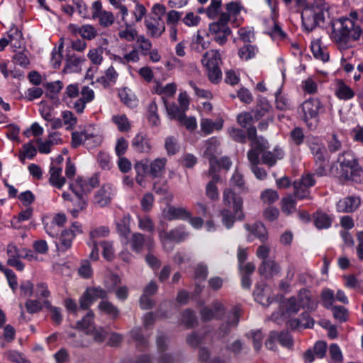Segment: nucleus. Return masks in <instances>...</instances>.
Wrapping results in <instances>:
<instances>
[{"label":"nucleus","mask_w":363,"mask_h":363,"mask_svg":"<svg viewBox=\"0 0 363 363\" xmlns=\"http://www.w3.org/2000/svg\"><path fill=\"white\" fill-rule=\"evenodd\" d=\"M311 51L313 56L323 62H327L329 60V54L325 48L320 46L319 42H315L311 44Z\"/></svg>","instance_id":"nucleus-46"},{"label":"nucleus","mask_w":363,"mask_h":363,"mask_svg":"<svg viewBox=\"0 0 363 363\" xmlns=\"http://www.w3.org/2000/svg\"><path fill=\"white\" fill-rule=\"evenodd\" d=\"M296 202L291 196H289L281 200V211L286 215L292 213L296 209Z\"/></svg>","instance_id":"nucleus-53"},{"label":"nucleus","mask_w":363,"mask_h":363,"mask_svg":"<svg viewBox=\"0 0 363 363\" xmlns=\"http://www.w3.org/2000/svg\"><path fill=\"white\" fill-rule=\"evenodd\" d=\"M4 356L10 362L16 363H28L22 354L16 350H8L4 352Z\"/></svg>","instance_id":"nucleus-60"},{"label":"nucleus","mask_w":363,"mask_h":363,"mask_svg":"<svg viewBox=\"0 0 363 363\" xmlns=\"http://www.w3.org/2000/svg\"><path fill=\"white\" fill-rule=\"evenodd\" d=\"M301 307L295 296L283 301L279 306V310L272 314V320L278 324L288 317L296 314Z\"/></svg>","instance_id":"nucleus-6"},{"label":"nucleus","mask_w":363,"mask_h":363,"mask_svg":"<svg viewBox=\"0 0 363 363\" xmlns=\"http://www.w3.org/2000/svg\"><path fill=\"white\" fill-rule=\"evenodd\" d=\"M260 155L262 163L272 167L276 164L277 160L282 159L284 152L281 149L274 148L273 151L265 150Z\"/></svg>","instance_id":"nucleus-22"},{"label":"nucleus","mask_w":363,"mask_h":363,"mask_svg":"<svg viewBox=\"0 0 363 363\" xmlns=\"http://www.w3.org/2000/svg\"><path fill=\"white\" fill-rule=\"evenodd\" d=\"M62 167H50V184L58 189H61L66 182V179L62 176Z\"/></svg>","instance_id":"nucleus-25"},{"label":"nucleus","mask_w":363,"mask_h":363,"mask_svg":"<svg viewBox=\"0 0 363 363\" xmlns=\"http://www.w3.org/2000/svg\"><path fill=\"white\" fill-rule=\"evenodd\" d=\"M257 52L258 48L256 45L247 43L239 49L238 54L241 60L248 61L255 58Z\"/></svg>","instance_id":"nucleus-35"},{"label":"nucleus","mask_w":363,"mask_h":363,"mask_svg":"<svg viewBox=\"0 0 363 363\" xmlns=\"http://www.w3.org/2000/svg\"><path fill=\"white\" fill-rule=\"evenodd\" d=\"M247 159L250 164V169L257 179L259 180H264L267 178V173L266 170L258 166L260 162L259 157H257L252 152L247 154Z\"/></svg>","instance_id":"nucleus-26"},{"label":"nucleus","mask_w":363,"mask_h":363,"mask_svg":"<svg viewBox=\"0 0 363 363\" xmlns=\"http://www.w3.org/2000/svg\"><path fill=\"white\" fill-rule=\"evenodd\" d=\"M99 245L103 248L102 255L104 258L108 261L113 260L115 257L113 242L112 241L104 240L101 241Z\"/></svg>","instance_id":"nucleus-52"},{"label":"nucleus","mask_w":363,"mask_h":363,"mask_svg":"<svg viewBox=\"0 0 363 363\" xmlns=\"http://www.w3.org/2000/svg\"><path fill=\"white\" fill-rule=\"evenodd\" d=\"M328 149L330 153H335L342 148V142L338 139L336 134H333L327 141Z\"/></svg>","instance_id":"nucleus-64"},{"label":"nucleus","mask_w":363,"mask_h":363,"mask_svg":"<svg viewBox=\"0 0 363 363\" xmlns=\"http://www.w3.org/2000/svg\"><path fill=\"white\" fill-rule=\"evenodd\" d=\"M218 146V141L215 138L208 139L205 143L203 156L207 159L216 158V154Z\"/></svg>","instance_id":"nucleus-43"},{"label":"nucleus","mask_w":363,"mask_h":363,"mask_svg":"<svg viewBox=\"0 0 363 363\" xmlns=\"http://www.w3.org/2000/svg\"><path fill=\"white\" fill-rule=\"evenodd\" d=\"M128 243L130 245L131 250L136 253H140L144 246L149 250L155 247V241L151 236L145 238L140 233H133L128 238Z\"/></svg>","instance_id":"nucleus-10"},{"label":"nucleus","mask_w":363,"mask_h":363,"mask_svg":"<svg viewBox=\"0 0 363 363\" xmlns=\"http://www.w3.org/2000/svg\"><path fill=\"white\" fill-rule=\"evenodd\" d=\"M110 234V229L107 226H98L91 228L89 231V240L88 242L91 244L98 243L97 240L106 238Z\"/></svg>","instance_id":"nucleus-31"},{"label":"nucleus","mask_w":363,"mask_h":363,"mask_svg":"<svg viewBox=\"0 0 363 363\" xmlns=\"http://www.w3.org/2000/svg\"><path fill=\"white\" fill-rule=\"evenodd\" d=\"M163 217L167 220H187L190 217V212L185 208L168 206L163 210Z\"/></svg>","instance_id":"nucleus-15"},{"label":"nucleus","mask_w":363,"mask_h":363,"mask_svg":"<svg viewBox=\"0 0 363 363\" xmlns=\"http://www.w3.org/2000/svg\"><path fill=\"white\" fill-rule=\"evenodd\" d=\"M96 18L99 19V24L103 27H109L114 23L113 14L107 11H104L97 15Z\"/></svg>","instance_id":"nucleus-54"},{"label":"nucleus","mask_w":363,"mask_h":363,"mask_svg":"<svg viewBox=\"0 0 363 363\" xmlns=\"http://www.w3.org/2000/svg\"><path fill=\"white\" fill-rule=\"evenodd\" d=\"M294 196L299 200L312 199L310 189L296 180L293 183Z\"/></svg>","instance_id":"nucleus-39"},{"label":"nucleus","mask_w":363,"mask_h":363,"mask_svg":"<svg viewBox=\"0 0 363 363\" xmlns=\"http://www.w3.org/2000/svg\"><path fill=\"white\" fill-rule=\"evenodd\" d=\"M85 58L75 54H67L63 71L67 73L78 72L81 70L82 64Z\"/></svg>","instance_id":"nucleus-20"},{"label":"nucleus","mask_w":363,"mask_h":363,"mask_svg":"<svg viewBox=\"0 0 363 363\" xmlns=\"http://www.w3.org/2000/svg\"><path fill=\"white\" fill-rule=\"evenodd\" d=\"M98 309L100 312L106 315H108L113 320L118 318L119 316V309L109 301H101L98 305Z\"/></svg>","instance_id":"nucleus-29"},{"label":"nucleus","mask_w":363,"mask_h":363,"mask_svg":"<svg viewBox=\"0 0 363 363\" xmlns=\"http://www.w3.org/2000/svg\"><path fill=\"white\" fill-rule=\"evenodd\" d=\"M162 233L166 239L177 242L184 240L189 235V234L184 230L183 228H177L169 232L162 231Z\"/></svg>","instance_id":"nucleus-38"},{"label":"nucleus","mask_w":363,"mask_h":363,"mask_svg":"<svg viewBox=\"0 0 363 363\" xmlns=\"http://www.w3.org/2000/svg\"><path fill=\"white\" fill-rule=\"evenodd\" d=\"M96 325L94 324V313L89 310L85 316L76 323V328L83 330L87 334V330H91Z\"/></svg>","instance_id":"nucleus-30"},{"label":"nucleus","mask_w":363,"mask_h":363,"mask_svg":"<svg viewBox=\"0 0 363 363\" xmlns=\"http://www.w3.org/2000/svg\"><path fill=\"white\" fill-rule=\"evenodd\" d=\"M265 284H257L254 291V296L256 301L261 303L262 306H269L273 301L269 296L264 293Z\"/></svg>","instance_id":"nucleus-33"},{"label":"nucleus","mask_w":363,"mask_h":363,"mask_svg":"<svg viewBox=\"0 0 363 363\" xmlns=\"http://www.w3.org/2000/svg\"><path fill=\"white\" fill-rule=\"evenodd\" d=\"M134 169L136 172V182L140 186H143L145 184V177L148 175L146 172L147 165L145 163L139 162L138 161L134 164Z\"/></svg>","instance_id":"nucleus-49"},{"label":"nucleus","mask_w":363,"mask_h":363,"mask_svg":"<svg viewBox=\"0 0 363 363\" xmlns=\"http://www.w3.org/2000/svg\"><path fill=\"white\" fill-rule=\"evenodd\" d=\"M280 272V265L275 260L271 259L262 261L258 268L259 274L266 279H272L278 275Z\"/></svg>","instance_id":"nucleus-16"},{"label":"nucleus","mask_w":363,"mask_h":363,"mask_svg":"<svg viewBox=\"0 0 363 363\" xmlns=\"http://www.w3.org/2000/svg\"><path fill=\"white\" fill-rule=\"evenodd\" d=\"M145 26L148 34L152 38H159L165 30V26L163 22L157 20L155 18L149 17L145 21Z\"/></svg>","instance_id":"nucleus-18"},{"label":"nucleus","mask_w":363,"mask_h":363,"mask_svg":"<svg viewBox=\"0 0 363 363\" xmlns=\"http://www.w3.org/2000/svg\"><path fill=\"white\" fill-rule=\"evenodd\" d=\"M332 33L330 38L337 48L342 52L347 51L354 46V42L359 40L363 31L355 26L354 21L349 18H340L330 23Z\"/></svg>","instance_id":"nucleus-1"},{"label":"nucleus","mask_w":363,"mask_h":363,"mask_svg":"<svg viewBox=\"0 0 363 363\" xmlns=\"http://www.w3.org/2000/svg\"><path fill=\"white\" fill-rule=\"evenodd\" d=\"M114 193L115 190L112 185L105 184L96 191L94 196V203L100 207H104L111 203Z\"/></svg>","instance_id":"nucleus-14"},{"label":"nucleus","mask_w":363,"mask_h":363,"mask_svg":"<svg viewBox=\"0 0 363 363\" xmlns=\"http://www.w3.org/2000/svg\"><path fill=\"white\" fill-rule=\"evenodd\" d=\"M222 5V0H211L210 5L206 9L205 12L210 19H215L220 15V9Z\"/></svg>","instance_id":"nucleus-48"},{"label":"nucleus","mask_w":363,"mask_h":363,"mask_svg":"<svg viewBox=\"0 0 363 363\" xmlns=\"http://www.w3.org/2000/svg\"><path fill=\"white\" fill-rule=\"evenodd\" d=\"M306 144L313 157L325 156L327 150L320 138L314 135H308L306 137Z\"/></svg>","instance_id":"nucleus-13"},{"label":"nucleus","mask_w":363,"mask_h":363,"mask_svg":"<svg viewBox=\"0 0 363 363\" xmlns=\"http://www.w3.org/2000/svg\"><path fill=\"white\" fill-rule=\"evenodd\" d=\"M229 137L234 141L244 144L246 143L247 135L245 130L235 127H230L227 130Z\"/></svg>","instance_id":"nucleus-45"},{"label":"nucleus","mask_w":363,"mask_h":363,"mask_svg":"<svg viewBox=\"0 0 363 363\" xmlns=\"http://www.w3.org/2000/svg\"><path fill=\"white\" fill-rule=\"evenodd\" d=\"M314 224L318 229H326L331 226L332 218L325 213L317 212L314 218Z\"/></svg>","instance_id":"nucleus-42"},{"label":"nucleus","mask_w":363,"mask_h":363,"mask_svg":"<svg viewBox=\"0 0 363 363\" xmlns=\"http://www.w3.org/2000/svg\"><path fill=\"white\" fill-rule=\"evenodd\" d=\"M210 41L205 40L204 38L201 35V31L198 30L196 35H194L190 43V49L191 51L197 53H201L204 50L208 48Z\"/></svg>","instance_id":"nucleus-28"},{"label":"nucleus","mask_w":363,"mask_h":363,"mask_svg":"<svg viewBox=\"0 0 363 363\" xmlns=\"http://www.w3.org/2000/svg\"><path fill=\"white\" fill-rule=\"evenodd\" d=\"M97 161L100 167L104 170H110L112 167L110 156L106 152H100L97 156Z\"/></svg>","instance_id":"nucleus-62"},{"label":"nucleus","mask_w":363,"mask_h":363,"mask_svg":"<svg viewBox=\"0 0 363 363\" xmlns=\"http://www.w3.org/2000/svg\"><path fill=\"white\" fill-rule=\"evenodd\" d=\"M320 101L316 98H311L301 105L303 120L311 130H315L318 123V113L323 108Z\"/></svg>","instance_id":"nucleus-5"},{"label":"nucleus","mask_w":363,"mask_h":363,"mask_svg":"<svg viewBox=\"0 0 363 363\" xmlns=\"http://www.w3.org/2000/svg\"><path fill=\"white\" fill-rule=\"evenodd\" d=\"M330 6L326 3L318 4L314 1L304 7L301 13L302 26L305 31L310 33L325 23L330 17Z\"/></svg>","instance_id":"nucleus-2"},{"label":"nucleus","mask_w":363,"mask_h":363,"mask_svg":"<svg viewBox=\"0 0 363 363\" xmlns=\"http://www.w3.org/2000/svg\"><path fill=\"white\" fill-rule=\"evenodd\" d=\"M90 138H94V145H99L101 142L100 135L90 133L89 130H84L81 132L74 131L72 133V146L77 147L82 144H85L86 145H91L89 143Z\"/></svg>","instance_id":"nucleus-11"},{"label":"nucleus","mask_w":363,"mask_h":363,"mask_svg":"<svg viewBox=\"0 0 363 363\" xmlns=\"http://www.w3.org/2000/svg\"><path fill=\"white\" fill-rule=\"evenodd\" d=\"M315 174L318 177L327 175V167L328 161L326 156L313 157Z\"/></svg>","instance_id":"nucleus-41"},{"label":"nucleus","mask_w":363,"mask_h":363,"mask_svg":"<svg viewBox=\"0 0 363 363\" xmlns=\"http://www.w3.org/2000/svg\"><path fill=\"white\" fill-rule=\"evenodd\" d=\"M89 186L86 179L81 177L77 178L69 184V188L74 194L77 201H79L81 208H85L86 206V195L89 193Z\"/></svg>","instance_id":"nucleus-9"},{"label":"nucleus","mask_w":363,"mask_h":363,"mask_svg":"<svg viewBox=\"0 0 363 363\" xmlns=\"http://www.w3.org/2000/svg\"><path fill=\"white\" fill-rule=\"evenodd\" d=\"M251 148L248 150L247 154L252 152L257 157H259L260 153L269 148L268 142L263 137H257L251 142Z\"/></svg>","instance_id":"nucleus-36"},{"label":"nucleus","mask_w":363,"mask_h":363,"mask_svg":"<svg viewBox=\"0 0 363 363\" xmlns=\"http://www.w3.org/2000/svg\"><path fill=\"white\" fill-rule=\"evenodd\" d=\"M335 95L338 99L347 101L354 96V91L342 81H340L337 83Z\"/></svg>","instance_id":"nucleus-34"},{"label":"nucleus","mask_w":363,"mask_h":363,"mask_svg":"<svg viewBox=\"0 0 363 363\" xmlns=\"http://www.w3.org/2000/svg\"><path fill=\"white\" fill-rule=\"evenodd\" d=\"M223 203L225 206L232 208L238 218L241 220L244 217L242 211L243 201L234 191L226 188L223 192Z\"/></svg>","instance_id":"nucleus-7"},{"label":"nucleus","mask_w":363,"mask_h":363,"mask_svg":"<svg viewBox=\"0 0 363 363\" xmlns=\"http://www.w3.org/2000/svg\"><path fill=\"white\" fill-rule=\"evenodd\" d=\"M219 180L220 176L214 175L213 178H212L206 186V194L211 200L216 201L219 198V193L216 186Z\"/></svg>","instance_id":"nucleus-40"},{"label":"nucleus","mask_w":363,"mask_h":363,"mask_svg":"<svg viewBox=\"0 0 363 363\" xmlns=\"http://www.w3.org/2000/svg\"><path fill=\"white\" fill-rule=\"evenodd\" d=\"M225 313V307L222 303L215 301L211 307H203L200 312L203 321L208 322L213 319H220Z\"/></svg>","instance_id":"nucleus-12"},{"label":"nucleus","mask_w":363,"mask_h":363,"mask_svg":"<svg viewBox=\"0 0 363 363\" xmlns=\"http://www.w3.org/2000/svg\"><path fill=\"white\" fill-rule=\"evenodd\" d=\"M118 36L127 41H133L138 37V32L135 29L131 28L128 24H126V28L124 30H120Z\"/></svg>","instance_id":"nucleus-57"},{"label":"nucleus","mask_w":363,"mask_h":363,"mask_svg":"<svg viewBox=\"0 0 363 363\" xmlns=\"http://www.w3.org/2000/svg\"><path fill=\"white\" fill-rule=\"evenodd\" d=\"M131 145L135 151L140 153H148L152 150L150 139L143 133H138L133 138Z\"/></svg>","instance_id":"nucleus-17"},{"label":"nucleus","mask_w":363,"mask_h":363,"mask_svg":"<svg viewBox=\"0 0 363 363\" xmlns=\"http://www.w3.org/2000/svg\"><path fill=\"white\" fill-rule=\"evenodd\" d=\"M245 228L255 235L260 242L264 243L268 240L267 228L261 222H256L252 225L245 224Z\"/></svg>","instance_id":"nucleus-23"},{"label":"nucleus","mask_w":363,"mask_h":363,"mask_svg":"<svg viewBox=\"0 0 363 363\" xmlns=\"http://www.w3.org/2000/svg\"><path fill=\"white\" fill-rule=\"evenodd\" d=\"M74 234L66 229L62 230L60 234V243L57 245L58 250L65 252L69 249L74 240Z\"/></svg>","instance_id":"nucleus-37"},{"label":"nucleus","mask_w":363,"mask_h":363,"mask_svg":"<svg viewBox=\"0 0 363 363\" xmlns=\"http://www.w3.org/2000/svg\"><path fill=\"white\" fill-rule=\"evenodd\" d=\"M130 217L129 215L124 216L117 223V232L121 237L123 245L128 244V236L130 233Z\"/></svg>","instance_id":"nucleus-24"},{"label":"nucleus","mask_w":363,"mask_h":363,"mask_svg":"<svg viewBox=\"0 0 363 363\" xmlns=\"http://www.w3.org/2000/svg\"><path fill=\"white\" fill-rule=\"evenodd\" d=\"M301 308H307L310 311H315L318 307V301L313 300L308 290L301 289L297 297H296Z\"/></svg>","instance_id":"nucleus-21"},{"label":"nucleus","mask_w":363,"mask_h":363,"mask_svg":"<svg viewBox=\"0 0 363 363\" xmlns=\"http://www.w3.org/2000/svg\"><path fill=\"white\" fill-rule=\"evenodd\" d=\"M113 122L117 125L121 132L128 131L130 128V125L125 115H116L112 117Z\"/></svg>","instance_id":"nucleus-51"},{"label":"nucleus","mask_w":363,"mask_h":363,"mask_svg":"<svg viewBox=\"0 0 363 363\" xmlns=\"http://www.w3.org/2000/svg\"><path fill=\"white\" fill-rule=\"evenodd\" d=\"M329 353L333 362L342 363L343 361V356L340 347L337 344H332L329 347Z\"/></svg>","instance_id":"nucleus-63"},{"label":"nucleus","mask_w":363,"mask_h":363,"mask_svg":"<svg viewBox=\"0 0 363 363\" xmlns=\"http://www.w3.org/2000/svg\"><path fill=\"white\" fill-rule=\"evenodd\" d=\"M333 317L340 323L345 322L348 317V311L342 306H336L331 308Z\"/></svg>","instance_id":"nucleus-55"},{"label":"nucleus","mask_w":363,"mask_h":363,"mask_svg":"<svg viewBox=\"0 0 363 363\" xmlns=\"http://www.w3.org/2000/svg\"><path fill=\"white\" fill-rule=\"evenodd\" d=\"M103 48L99 47L90 50L88 53V57L94 65H100L103 61Z\"/></svg>","instance_id":"nucleus-61"},{"label":"nucleus","mask_w":363,"mask_h":363,"mask_svg":"<svg viewBox=\"0 0 363 363\" xmlns=\"http://www.w3.org/2000/svg\"><path fill=\"white\" fill-rule=\"evenodd\" d=\"M230 182L232 186L238 187L241 191L246 189L243 175L238 170V169H235L230 178Z\"/></svg>","instance_id":"nucleus-56"},{"label":"nucleus","mask_w":363,"mask_h":363,"mask_svg":"<svg viewBox=\"0 0 363 363\" xmlns=\"http://www.w3.org/2000/svg\"><path fill=\"white\" fill-rule=\"evenodd\" d=\"M275 105L280 111L291 110L294 106L291 99L286 95L282 94L280 89L275 93Z\"/></svg>","instance_id":"nucleus-32"},{"label":"nucleus","mask_w":363,"mask_h":363,"mask_svg":"<svg viewBox=\"0 0 363 363\" xmlns=\"http://www.w3.org/2000/svg\"><path fill=\"white\" fill-rule=\"evenodd\" d=\"M320 299L323 306L327 309H331L335 302V293L334 291L328 288H325L322 290L320 294Z\"/></svg>","instance_id":"nucleus-44"},{"label":"nucleus","mask_w":363,"mask_h":363,"mask_svg":"<svg viewBox=\"0 0 363 363\" xmlns=\"http://www.w3.org/2000/svg\"><path fill=\"white\" fill-rule=\"evenodd\" d=\"M337 163L340 169L336 167L335 176L342 179L359 182L363 176V171L354 154L350 151L343 152L339 155Z\"/></svg>","instance_id":"nucleus-3"},{"label":"nucleus","mask_w":363,"mask_h":363,"mask_svg":"<svg viewBox=\"0 0 363 363\" xmlns=\"http://www.w3.org/2000/svg\"><path fill=\"white\" fill-rule=\"evenodd\" d=\"M360 204V199L355 196H348L340 199L336 204L338 212L350 213L354 211Z\"/></svg>","instance_id":"nucleus-19"},{"label":"nucleus","mask_w":363,"mask_h":363,"mask_svg":"<svg viewBox=\"0 0 363 363\" xmlns=\"http://www.w3.org/2000/svg\"><path fill=\"white\" fill-rule=\"evenodd\" d=\"M201 63L206 67H218L221 63L220 55L217 50H211L203 55Z\"/></svg>","instance_id":"nucleus-27"},{"label":"nucleus","mask_w":363,"mask_h":363,"mask_svg":"<svg viewBox=\"0 0 363 363\" xmlns=\"http://www.w3.org/2000/svg\"><path fill=\"white\" fill-rule=\"evenodd\" d=\"M167 112L172 119H182L185 111L175 104H168L164 101Z\"/></svg>","instance_id":"nucleus-50"},{"label":"nucleus","mask_w":363,"mask_h":363,"mask_svg":"<svg viewBox=\"0 0 363 363\" xmlns=\"http://www.w3.org/2000/svg\"><path fill=\"white\" fill-rule=\"evenodd\" d=\"M270 105L264 98L258 101L255 110V118L257 121L264 116L269 110Z\"/></svg>","instance_id":"nucleus-47"},{"label":"nucleus","mask_w":363,"mask_h":363,"mask_svg":"<svg viewBox=\"0 0 363 363\" xmlns=\"http://www.w3.org/2000/svg\"><path fill=\"white\" fill-rule=\"evenodd\" d=\"M81 37L86 40H92L97 35L96 29L91 25L86 24L81 26Z\"/></svg>","instance_id":"nucleus-59"},{"label":"nucleus","mask_w":363,"mask_h":363,"mask_svg":"<svg viewBox=\"0 0 363 363\" xmlns=\"http://www.w3.org/2000/svg\"><path fill=\"white\" fill-rule=\"evenodd\" d=\"M138 162L146 164V172L152 179L161 178L165 173L167 163V160L165 157H157L151 162L149 159L145 158Z\"/></svg>","instance_id":"nucleus-8"},{"label":"nucleus","mask_w":363,"mask_h":363,"mask_svg":"<svg viewBox=\"0 0 363 363\" xmlns=\"http://www.w3.org/2000/svg\"><path fill=\"white\" fill-rule=\"evenodd\" d=\"M222 216V223L228 228L230 229L233 227L235 222V217L236 216L229 209H223L220 212Z\"/></svg>","instance_id":"nucleus-58"},{"label":"nucleus","mask_w":363,"mask_h":363,"mask_svg":"<svg viewBox=\"0 0 363 363\" xmlns=\"http://www.w3.org/2000/svg\"><path fill=\"white\" fill-rule=\"evenodd\" d=\"M230 16L228 13H220L218 20L212 22L208 26V35L220 45H223L228 41L232 31L228 26Z\"/></svg>","instance_id":"nucleus-4"}]
</instances>
